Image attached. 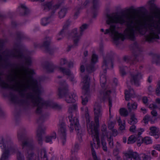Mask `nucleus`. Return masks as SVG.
<instances>
[{"mask_svg": "<svg viewBox=\"0 0 160 160\" xmlns=\"http://www.w3.org/2000/svg\"><path fill=\"white\" fill-rule=\"evenodd\" d=\"M128 89V91L126 90L125 91V98L126 100L129 101L131 97H132L134 92L133 89L130 88V87L127 85Z\"/></svg>", "mask_w": 160, "mask_h": 160, "instance_id": "obj_24", "label": "nucleus"}, {"mask_svg": "<svg viewBox=\"0 0 160 160\" xmlns=\"http://www.w3.org/2000/svg\"><path fill=\"white\" fill-rule=\"evenodd\" d=\"M47 118V115H42L37 120V122L40 124L43 122Z\"/></svg>", "mask_w": 160, "mask_h": 160, "instance_id": "obj_38", "label": "nucleus"}, {"mask_svg": "<svg viewBox=\"0 0 160 160\" xmlns=\"http://www.w3.org/2000/svg\"><path fill=\"white\" fill-rule=\"evenodd\" d=\"M107 17L108 24L119 23L122 25L124 24L126 27L123 33L119 32L114 25H111L105 31L103 29H101V32H104L105 34H109L112 38L113 42L117 45L119 44L120 40L123 41L126 39L134 40L136 32L141 34L140 22L137 18L135 15L107 14Z\"/></svg>", "mask_w": 160, "mask_h": 160, "instance_id": "obj_2", "label": "nucleus"}, {"mask_svg": "<svg viewBox=\"0 0 160 160\" xmlns=\"http://www.w3.org/2000/svg\"><path fill=\"white\" fill-rule=\"evenodd\" d=\"M95 122L97 124L99 122V118L101 117L103 111L101 106L97 103L95 104L94 108Z\"/></svg>", "mask_w": 160, "mask_h": 160, "instance_id": "obj_17", "label": "nucleus"}, {"mask_svg": "<svg viewBox=\"0 0 160 160\" xmlns=\"http://www.w3.org/2000/svg\"><path fill=\"white\" fill-rule=\"evenodd\" d=\"M52 20V19L51 16L44 18L42 19L41 24L42 25L45 26L49 23Z\"/></svg>", "mask_w": 160, "mask_h": 160, "instance_id": "obj_28", "label": "nucleus"}, {"mask_svg": "<svg viewBox=\"0 0 160 160\" xmlns=\"http://www.w3.org/2000/svg\"><path fill=\"white\" fill-rule=\"evenodd\" d=\"M79 149V144L77 143H76L74 145V147L73 150H71L72 153V154L73 153L77 152V151Z\"/></svg>", "mask_w": 160, "mask_h": 160, "instance_id": "obj_55", "label": "nucleus"}, {"mask_svg": "<svg viewBox=\"0 0 160 160\" xmlns=\"http://www.w3.org/2000/svg\"><path fill=\"white\" fill-rule=\"evenodd\" d=\"M56 138V134L55 132H53L50 135L47 136L45 137V141L46 142L51 143L53 139H55Z\"/></svg>", "mask_w": 160, "mask_h": 160, "instance_id": "obj_29", "label": "nucleus"}, {"mask_svg": "<svg viewBox=\"0 0 160 160\" xmlns=\"http://www.w3.org/2000/svg\"><path fill=\"white\" fill-rule=\"evenodd\" d=\"M90 78L88 75H85L83 78V83L82 88L83 95L81 96L82 103L83 105H86L88 102V98L90 96L89 92V87Z\"/></svg>", "mask_w": 160, "mask_h": 160, "instance_id": "obj_9", "label": "nucleus"}, {"mask_svg": "<svg viewBox=\"0 0 160 160\" xmlns=\"http://www.w3.org/2000/svg\"><path fill=\"white\" fill-rule=\"evenodd\" d=\"M98 57L95 54H93L92 56L91 63L86 67V71L88 73H92L95 70L94 65L98 62Z\"/></svg>", "mask_w": 160, "mask_h": 160, "instance_id": "obj_16", "label": "nucleus"}, {"mask_svg": "<svg viewBox=\"0 0 160 160\" xmlns=\"http://www.w3.org/2000/svg\"><path fill=\"white\" fill-rule=\"evenodd\" d=\"M141 34L144 35L146 31L148 33L145 36L146 41L152 42L156 39H159L158 35L160 34V18L158 20L154 19L150 16L140 22Z\"/></svg>", "mask_w": 160, "mask_h": 160, "instance_id": "obj_4", "label": "nucleus"}, {"mask_svg": "<svg viewBox=\"0 0 160 160\" xmlns=\"http://www.w3.org/2000/svg\"><path fill=\"white\" fill-rule=\"evenodd\" d=\"M100 82L101 87L102 88H104L106 82V77L105 74H102L100 75Z\"/></svg>", "mask_w": 160, "mask_h": 160, "instance_id": "obj_34", "label": "nucleus"}, {"mask_svg": "<svg viewBox=\"0 0 160 160\" xmlns=\"http://www.w3.org/2000/svg\"><path fill=\"white\" fill-rule=\"evenodd\" d=\"M60 87L58 89V95L60 98H65V100L68 103L75 102L78 99V97L73 93H68V85L65 81L61 82Z\"/></svg>", "mask_w": 160, "mask_h": 160, "instance_id": "obj_8", "label": "nucleus"}, {"mask_svg": "<svg viewBox=\"0 0 160 160\" xmlns=\"http://www.w3.org/2000/svg\"><path fill=\"white\" fill-rule=\"evenodd\" d=\"M58 130L60 139L61 141L62 145H64L66 142L67 131L66 125L64 122H62L59 124Z\"/></svg>", "mask_w": 160, "mask_h": 160, "instance_id": "obj_14", "label": "nucleus"}, {"mask_svg": "<svg viewBox=\"0 0 160 160\" xmlns=\"http://www.w3.org/2000/svg\"><path fill=\"white\" fill-rule=\"evenodd\" d=\"M67 63V61L65 58H62L60 61V65L61 66H63Z\"/></svg>", "mask_w": 160, "mask_h": 160, "instance_id": "obj_58", "label": "nucleus"}, {"mask_svg": "<svg viewBox=\"0 0 160 160\" xmlns=\"http://www.w3.org/2000/svg\"><path fill=\"white\" fill-rule=\"evenodd\" d=\"M81 8L80 7H78L77 8H76L75 9V13L74 15V17L75 18H77V17L78 16V15H79V11L80 9Z\"/></svg>", "mask_w": 160, "mask_h": 160, "instance_id": "obj_54", "label": "nucleus"}, {"mask_svg": "<svg viewBox=\"0 0 160 160\" xmlns=\"http://www.w3.org/2000/svg\"><path fill=\"white\" fill-rule=\"evenodd\" d=\"M150 117L148 115H146L143 118V121L145 124H147L149 120Z\"/></svg>", "mask_w": 160, "mask_h": 160, "instance_id": "obj_57", "label": "nucleus"}, {"mask_svg": "<svg viewBox=\"0 0 160 160\" xmlns=\"http://www.w3.org/2000/svg\"><path fill=\"white\" fill-rule=\"evenodd\" d=\"M85 117L86 119V121L87 123H89L90 122L89 120V115L88 112V110L87 107L85 108Z\"/></svg>", "mask_w": 160, "mask_h": 160, "instance_id": "obj_48", "label": "nucleus"}, {"mask_svg": "<svg viewBox=\"0 0 160 160\" xmlns=\"http://www.w3.org/2000/svg\"><path fill=\"white\" fill-rule=\"evenodd\" d=\"M101 130L103 136L108 137V132L107 131V126L105 125H103L102 126Z\"/></svg>", "mask_w": 160, "mask_h": 160, "instance_id": "obj_39", "label": "nucleus"}, {"mask_svg": "<svg viewBox=\"0 0 160 160\" xmlns=\"http://www.w3.org/2000/svg\"><path fill=\"white\" fill-rule=\"evenodd\" d=\"M151 131V135L153 134H155L156 133H158V129L156 127H152L150 128Z\"/></svg>", "mask_w": 160, "mask_h": 160, "instance_id": "obj_49", "label": "nucleus"}, {"mask_svg": "<svg viewBox=\"0 0 160 160\" xmlns=\"http://www.w3.org/2000/svg\"><path fill=\"white\" fill-rule=\"evenodd\" d=\"M92 3V6L91 8V12L93 14V18H95L98 14L99 6V0H93Z\"/></svg>", "mask_w": 160, "mask_h": 160, "instance_id": "obj_21", "label": "nucleus"}, {"mask_svg": "<svg viewBox=\"0 0 160 160\" xmlns=\"http://www.w3.org/2000/svg\"><path fill=\"white\" fill-rule=\"evenodd\" d=\"M137 122V119L135 118V115L132 114L131 116V118L128 121V123L132 125L136 124Z\"/></svg>", "mask_w": 160, "mask_h": 160, "instance_id": "obj_36", "label": "nucleus"}, {"mask_svg": "<svg viewBox=\"0 0 160 160\" xmlns=\"http://www.w3.org/2000/svg\"><path fill=\"white\" fill-rule=\"evenodd\" d=\"M45 126H39L37 130L36 136L37 139L38 144L41 145L42 143V135L45 133L46 129Z\"/></svg>", "mask_w": 160, "mask_h": 160, "instance_id": "obj_18", "label": "nucleus"}, {"mask_svg": "<svg viewBox=\"0 0 160 160\" xmlns=\"http://www.w3.org/2000/svg\"><path fill=\"white\" fill-rule=\"evenodd\" d=\"M34 74L33 70L22 64L18 73H15V77L13 78L10 75H7V80L8 82H15L14 84L10 85L2 79L4 72L0 71V87L3 88H8L18 92L21 97L25 99L19 100L16 94L11 91L8 96L10 101L25 108L30 106L37 107V114H40L42 108L48 107L57 110L61 109L62 105L59 104L52 100L45 101L41 97L43 89L40 83L32 78V75Z\"/></svg>", "mask_w": 160, "mask_h": 160, "instance_id": "obj_1", "label": "nucleus"}, {"mask_svg": "<svg viewBox=\"0 0 160 160\" xmlns=\"http://www.w3.org/2000/svg\"><path fill=\"white\" fill-rule=\"evenodd\" d=\"M122 148L121 144L118 142H117L116 143V145L115 148L120 150L122 149Z\"/></svg>", "mask_w": 160, "mask_h": 160, "instance_id": "obj_60", "label": "nucleus"}, {"mask_svg": "<svg viewBox=\"0 0 160 160\" xmlns=\"http://www.w3.org/2000/svg\"><path fill=\"white\" fill-rule=\"evenodd\" d=\"M107 140L108 142V144L110 148H112L114 147V144L113 142V139L112 136H110L109 137L107 138Z\"/></svg>", "mask_w": 160, "mask_h": 160, "instance_id": "obj_42", "label": "nucleus"}, {"mask_svg": "<svg viewBox=\"0 0 160 160\" xmlns=\"http://www.w3.org/2000/svg\"><path fill=\"white\" fill-rule=\"evenodd\" d=\"M149 108H150L156 109V108H158V107L156 104H150L149 105Z\"/></svg>", "mask_w": 160, "mask_h": 160, "instance_id": "obj_64", "label": "nucleus"}, {"mask_svg": "<svg viewBox=\"0 0 160 160\" xmlns=\"http://www.w3.org/2000/svg\"><path fill=\"white\" fill-rule=\"evenodd\" d=\"M137 106L138 105L136 102H134L132 103L131 105L130 102H128L127 104V107L130 112L131 111L132 109L134 110L136 109Z\"/></svg>", "mask_w": 160, "mask_h": 160, "instance_id": "obj_33", "label": "nucleus"}, {"mask_svg": "<svg viewBox=\"0 0 160 160\" xmlns=\"http://www.w3.org/2000/svg\"><path fill=\"white\" fill-rule=\"evenodd\" d=\"M114 55V52L112 51H110L107 54L106 57L103 58L102 67L103 69V72L104 74L106 72V69L108 68V65L109 63L111 65L112 67L113 68V64L112 58Z\"/></svg>", "mask_w": 160, "mask_h": 160, "instance_id": "obj_12", "label": "nucleus"}, {"mask_svg": "<svg viewBox=\"0 0 160 160\" xmlns=\"http://www.w3.org/2000/svg\"><path fill=\"white\" fill-rule=\"evenodd\" d=\"M120 152V150L118 149L115 148L113 151V155L114 157L119 155V154Z\"/></svg>", "mask_w": 160, "mask_h": 160, "instance_id": "obj_56", "label": "nucleus"}, {"mask_svg": "<svg viewBox=\"0 0 160 160\" xmlns=\"http://www.w3.org/2000/svg\"><path fill=\"white\" fill-rule=\"evenodd\" d=\"M152 62L157 65H160V54H155L153 57Z\"/></svg>", "mask_w": 160, "mask_h": 160, "instance_id": "obj_30", "label": "nucleus"}, {"mask_svg": "<svg viewBox=\"0 0 160 160\" xmlns=\"http://www.w3.org/2000/svg\"><path fill=\"white\" fill-rule=\"evenodd\" d=\"M124 154V160H132V158L134 160H137V158H138V153L136 152H134L132 150H129L128 152Z\"/></svg>", "mask_w": 160, "mask_h": 160, "instance_id": "obj_20", "label": "nucleus"}, {"mask_svg": "<svg viewBox=\"0 0 160 160\" xmlns=\"http://www.w3.org/2000/svg\"><path fill=\"white\" fill-rule=\"evenodd\" d=\"M52 4L51 2L46 3L44 5V9L47 10H50L52 8Z\"/></svg>", "mask_w": 160, "mask_h": 160, "instance_id": "obj_46", "label": "nucleus"}, {"mask_svg": "<svg viewBox=\"0 0 160 160\" xmlns=\"http://www.w3.org/2000/svg\"><path fill=\"white\" fill-rule=\"evenodd\" d=\"M92 133L94 136V137L96 139L98 147H99L100 144V140L99 137V132L97 128L94 127L93 129H91Z\"/></svg>", "mask_w": 160, "mask_h": 160, "instance_id": "obj_25", "label": "nucleus"}, {"mask_svg": "<svg viewBox=\"0 0 160 160\" xmlns=\"http://www.w3.org/2000/svg\"><path fill=\"white\" fill-rule=\"evenodd\" d=\"M58 67L54 65L52 63H49L46 66V69L47 71L50 72H52L54 70L56 69ZM59 69L62 72L63 74L68 76L71 75V72L70 70L68 69H67L62 67H58Z\"/></svg>", "mask_w": 160, "mask_h": 160, "instance_id": "obj_13", "label": "nucleus"}, {"mask_svg": "<svg viewBox=\"0 0 160 160\" xmlns=\"http://www.w3.org/2000/svg\"><path fill=\"white\" fill-rule=\"evenodd\" d=\"M138 158H137L138 160H150L151 159L150 156L144 153H141L139 155L138 154Z\"/></svg>", "mask_w": 160, "mask_h": 160, "instance_id": "obj_31", "label": "nucleus"}, {"mask_svg": "<svg viewBox=\"0 0 160 160\" xmlns=\"http://www.w3.org/2000/svg\"><path fill=\"white\" fill-rule=\"evenodd\" d=\"M40 157L42 159L44 158L45 157H47L46 151L44 148L42 149L41 150Z\"/></svg>", "mask_w": 160, "mask_h": 160, "instance_id": "obj_47", "label": "nucleus"}, {"mask_svg": "<svg viewBox=\"0 0 160 160\" xmlns=\"http://www.w3.org/2000/svg\"><path fill=\"white\" fill-rule=\"evenodd\" d=\"M17 36L18 39H22L25 37L24 35L20 32H18L17 33Z\"/></svg>", "mask_w": 160, "mask_h": 160, "instance_id": "obj_53", "label": "nucleus"}, {"mask_svg": "<svg viewBox=\"0 0 160 160\" xmlns=\"http://www.w3.org/2000/svg\"><path fill=\"white\" fill-rule=\"evenodd\" d=\"M70 24V22L68 20L66 21L62 29L58 34L57 36V40L59 41L61 40L65 36V33L67 31V28Z\"/></svg>", "mask_w": 160, "mask_h": 160, "instance_id": "obj_22", "label": "nucleus"}, {"mask_svg": "<svg viewBox=\"0 0 160 160\" xmlns=\"http://www.w3.org/2000/svg\"><path fill=\"white\" fill-rule=\"evenodd\" d=\"M142 78V75L141 72L136 70L133 73L131 74L130 82L137 87L140 85V80Z\"/></svg>", "mask_w": 160, "mask_h": 160, "instance_id": "obj_15", "label": "nucleus"}, {"mask_svg": "<svg viewBox=\"0 0 160 160\" xmlns=\"http://www.w3.org/2000/svg\"><path fill=\"white\" fill-rule=\"evenodd\" d=\"M51 38L49 37H46L44 39L42 47H44L46 51L49 52L51 49L50 48V45L51 43Z\"/></svg>", "mask_w": 160, "mask_h": 160, "instance_id": "obj_23", "label": "nucleus"}, {"mask_svg": "<svg viewBox=\"0 0 160 160\" xmlns=\"http://www.w3.org/2000/svg\"><path fill=\"white\" fill-rule=\"evenodd\" d=\"M77 108V106L75 104H73L69 107L68 110V112L69 114L68 118L70 123V132H72L74 130V127H75L78 135L80 137H81L83 133L84 130L81 129L78 118L73 115L74 114H76Z\"/></svg>", "mask_w": 160, "mask_h": 160, "instance_id": "obj_7", "label": "nucleus"}, {"mask_svg": "<svg viewBox=\"0 0 160 160\" xmlns=\"http://www.w3.org/2000/svg\"><path fill=\"white\" fill-rule=\"evenodd\" d=\"M19 8V12L21 15H25L28 14L29 12V10L27 7L23 4H21Z\"/></svg>", "mask_w": 160, "mask_h": 160, "instance_id": "obj_26", "label": "nucleus"}, {"mask_svg": "<svg viewBox=\"0 0 160 160\" xmlns=\"http://www.w3.org/2000/svg\"><path fill=\"white\" fill-rule=\"evenodd\" d=\"M137 140H138L136 136L132 135L128 138L127 143L128 144H132L134 143Z\"/></svg>", "mask_w": 160, "mask_h": 160, "instance_id": "obj_32", "label": "nucleus"}, {"mask_svg": "<svg viewBox=\"0 0 160 160\" xmlns=\"http://www.w3.org/2000/svg\"><path fill=\"white\" fill-rule=\"evenodd\" d=\"M143 103L146 105L148 104V99L147 97H143L142 99Z\"/></svg>", "mask_w": 160, "mask_h": 160, "instance_id": "obj_62", "label": "nucleus"}, {"mask_svg": "<svg viewBox=\"0 0 160 160\" xmlns=\"http://www.w3.org/2000/svg\"><path fill=\"white\" fill-rule=\"evenodd\" d=\"M127 67L121 66L120 67V72L122 76H124L126 74V71L128 69Z\"/></svg>", "mask_w": 160, "mask_h": 160, "instance_id": "obj_41", "label": "nucleus"}, {"mask_svg": "<svg viewBox=\"0 0 160 160\" xmlns=\"http://www.w3.org/2000/svg\"><path fill=\"white\" fill-rule=\"evenodd\" d=\"M0 147L2 150V153L0 160H8L10 154L18 151V148L9 138H2L0 141Z\"/></svg>", "mask_w": 160, "mask_h": 160, "instance_id": "obj_6", "label": "nucleus"}, {"mask_svg": "<svg viewBox=\"0 0 160 160\" xmlns=\"http://www.w3.org/2000/svg\"><path fill=\"white\" fill-rule=\"evenodd\" d=\"M5 41L0 39V67L4 69H10L12 71H14L15 63H12L8 61V57H12L22 59L24 58L26 65L30 66L32 63L31 58L30 57H24L22 52L20 50V45L19 43H15L13 48L9 50H3Z\"/></svg>", "mask_w": 160, "mask_h": 160, "instance_id": "obj_3", "label": "nucleus"}, {"mask_svg": "<svg viewBox=\"0 0 160 160\" xmlns=\"http://www.w3.org/2000/svg\"><path fill=\"white\" fill-rule=\"evenodd\" d=\"M153 148L158 151H160V144H156L153 146Z\"/></svg>", "mask_w": 160, "mask_h": 160, "instance_id": "obj_63", "label": "nucleus"}, {"mask_svg": "<svg viewBox=\"0 0 160 160\" xmlns=\"http://www.w3.org/2000/svg\"><path fill=\"white\" fill-rule=\"evenodd\" d=\"M27 132L24 128H20L17 132V137L18 141L21 142L22 149L26 148L27 154L26 155L27 160H35L36 156L34 152L30 150H32L35 148V144L33 140L26 136Z\"/></svg>", "mask_w": 160, "mask_h": 160, "instance_id": "obj_5", "label": "nucleus"}, {"mask_svg": "<svg viewBox=\"0 0 160 160\" xmlns=\"http://www.w3.org/2000/svg\"><path fill=\"white\" fill-rule=\"evenodd\" d=\"M86 62V58H84L83 59V60L82 62V64L81 63V67H80V71L81 72H83L85 71V68L84 66L83 65V64L84 63H85Z\"/></svg>", "mask_w": 160, "mask_h": 160, "instance_id": "obj_50", "label": "nucleus"}, {"mask_svg": "<svg viewBox=\"0 0 160 160\" xmlns=\"http://www.w3.org/2000/svg\"><path fill=\"white\" fill-rule=\"evenodd\" d=\"M95 145V143L94 142L91 143V148L92 151V154L93 160H101L100 159L98 158L96 154L95 150L94 148V146Z\"/></svg>", "mask_w": 160, "mask_h": 160, "instance_id": "obj_27", "label": "nucleus"}, {"mask_svg": "<svg viewBox=\"0 0 160 160\" xmlns=\"http://www.w3.org/2000/svg\"><path fill=\"white\" fill-rule=\"evenodd\" d=\"M136 127L134 125H132L130 128L129 130L130 132H135L136 131Z\"/></svg>", "mask_w": 160, "mask_h": 160, "instance_id": "obj_61", "label": "nucleus"}, {"mask_svg": "<svg viewBox=\"0 0 160 160\" xmlns=\"http://www.w3.org/2000/svg\"><path fill=\"white\" fill-rule=\"evenodd\" d=\"M101 144L103 151L105 152L107 151L108 148L107 146V143L104 139H101Z\"/></svg>", "mask_w": 160, "mask_h": 160, "instance_id": "obj_45", "label": "nucleus"}, {"mask_svg": "<svg viewBox=\"0 0 160 160\" xmlns=\"http://www.w3.org/2000/svg\"><path fill=\"white\" fill-rule=\"evenodd\" d=\"M148 4L150 6V9L152 12H155L157 10V7L154 3V0L149 1L148 2Z\"/></svg>", "mask_w": 160, "mask_h": 160, "instance_id": "obj_35", "label": "nucleus"}, {"mask_svg": "<svg viewBox=\"0 0 160 160\" xmlns=\"http://www.w3.org/2000/svg\"><path fill=\"white\" fill-rule=\"evenodd\" d=\"M116 123V121H110L108 122V127L109 129H113L114 125Z\"/></svg>", "mask_w": 160, "mask_h": 160, "instance_id": "obj_51", "label": "nucleus"}, {"mask_svg": "<svg viewBox=\"0 0 160 160\" xmlns=\"http://www.w3.org/2000/svg\"><path fill=\"white\" fill-rule=\"evenodd\" d=\"M156 92L157 95H160V81L158 82L156 89Z\"/></svg>", "mask_w": 160, "mask_h": 160, "instance_id": "obj_52", "label": "nucleus"}, {"mask_svg": "<svg viewBox=\"0 0 160 160\" xmlns=\"http://www.w3.org/2000/svg\"><path fill=\"white\" fill-rule=\"evenodd\" d=\"M100 94L102 96V98L104 100L107 99L108 100L109 105V112L110 115H111V108L112 107V99H111L110 95L111 93L110 90H104L103 92L100 91Z\"/></svg>", "mask_w": 160, "mask_h": 160, "instance_id": "obj_19", "label": "nucleus"}, {"mask_svg": "<svg viewBox=\"0 0 160 160\" xmlns=\"http://www.w3.org/2000/svg\"><path fill=\"white\" fill-rule=\"evenodd\" d=\"M88 25L87 24H82L80 27V31L79 32H77V28H75L72 30L70 35L74 38L73 40L74 45L69 47L70 49L78 45V42L81 37L83 34V32L88 28Z\"/></svg>", "mask_w": 160, "mask_h": 160, "instance_id": "obj_10", "label": "nucleus"}, {"mask_svg": "<svg viewBox=\"0 0 160 160\" xmlns=\"http://www.w3.org/2000/svg\"><path fill=\"white\" fill-rule=\"evenodd\" d=\"M133 46L136 49V52L134 53L133 57L130 59L131 64H135L143 59V55L141 52L142 51L141 47L136 42L134 43Z\"/></svg>", "mask_w": 160, "mask_h": 160, "instance_id": "obj_11", "label": "nucleus"}, {"mask_svg": "<svg viewBox=\"0 0 160 160\" xmlns=\"http://www.w3.org/2000/svg\"><path fill=\"white\" fill-rule=\"evenodd\" d=\"M67 12V9L65 8H63L59 12L58 15L60 18H63L65 16Z\"/></svg>", "mask_w": 160, "mask_h": 160, "instance_id": "obj_40", "label": "nucleus"}, {"mask_svg": "<svg viewBox=\"0 0 160 160\" xmlns=\"http://www.w3.org/2000/svg\"><path fill=\"white\" fill-rule=\"evenodd\" d=\"M142 141L143 143L146 144H151L152 143V140L151 138L148 137H146L144 138H142Z\"/></svg>", "mask_w": 160, "mask_h": 160, "instance_id": "obj_37", "label": "nucleus"}, {"mask_svg": "<svg viewBox=\"0 0 160 160\" xmlns=\"http://www.w3.org/2000/svg\"><path fill=\"white\" fill-rule=\"evenodd\" d=\"M119 112L121 115L127 117L128 114L127 110L124 108H122L120 109Z\"/></svg>", "mask_w": 160, "mask_h": 160, "instance_id": "obj_44", "label": "nucleus"}, {"mask_svg": "<svg viewBox=\"0 0 160 160\" xmlns=\"http://www.w3.org/2000/svg\"><path fill=\"white\" fill-rule=\"evenodd\" d=\"M112 135L114 137L116 136L118 134V131L117 129H112Z\"/></svg>", "mask_w": 160, "mask_h": 160, "instance_id": "obj_59", "label": "nucleus"}, {"mask_svg": "<svg viewBox=\"0 0 160 160\" xmlns=\"http://www.w3.org/2000/svg\"><path fill=\"white\" fill-rule=\"evenodd\" d=\"M17 153V156L18 160H24V156L18 151H18L14 153Z\"/></svg>", "mask_w": 160, "mask_h": 160, "instance_id": "obj_43", "label": "nucleus"}]
</instances>
